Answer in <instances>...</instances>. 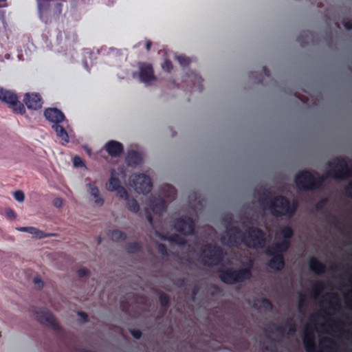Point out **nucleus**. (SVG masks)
Masks as SVG:
<instances>
[{"label":"nucleus","instance_id":"nucleus-1","mask_svg":"<svg viewBox=\"0 0 352 352\" xmlns=\"http://www.w3.org/2000/svg\"><path fill=\"white\" fill-rule=\"evenodd\" d=\"M288 248V244L284 241L282 244H276L267 250V254L273 256L269 263V267L275 270H279L283 267L284 263L281 253Z\"/></svg>","mask_w":352,"mask_h":352},{"label":"nucleus","instance_id":"nucleus-2","mask_svg":"<svg viewBox=\"0 0 352 352\" xmlns=\"http://www.w3.org/2000/svg\"><path fill=\"white\" fill-rule=\"evenodd\" d=\"M129 185L133 187L138 193H147L151 190L150 179L144 175H133L130 179Z\"/></svg>","mask_w":352,"mask_h":352},{"label":"nucleus","instance_id":"nucleus-3","mask_svg":"<svg viewBox=\"0 0 352 352\" xmlns=\"http://www.w3.org/2000/svg\"><path fill=\"white\" fill-rule=\"evenodd\" d=\"M295 207H290L289 203L283 197H278L274 199L272 206V212L275 215L291 214L295 210Z\"/></svg>","mask_w":352,"mask_h":352},{"label":"nucleus","instance_id":"nucleus-4","mask_svg":"<svg viewBox=\"0 0 352 352\" xmlns=\"http://www.w3.org/2000/svg\"><path fill=\"white\" fill-rule=\"evenodd\" d=\"M250 274L248 270H243L241 272H223L220 276L221 280L226 283L232 284L238 281H241L250 276Z\"/></svg>","mask_w":352,"mask_h":352},{"label":"nucleus","instance_id":"nucleus-5","mask_svg":"<svg viewBox=\"0 0 352 352\" xmlns=\"http://www.w3.org/2000/svg\"><path fill=\"white\" fill-rule=\"evenodd\" d=\"M263 241V235L258 230H252L248 232V236L245 238L246 245L251 248L259 246Z\"/></svg>","mask_w":352,"mask_h":352},{"label":"nucleus","instance_id":"nucleus-6","mask_svg":"<svg viewBox=\"0 0 352 352\" xmlns=\"http://www.w3.org/2000/svg\"><path fill=\"white\" fill-rule=\"evenodd\" d=\"M296 184L300 188H311L314 186V178L312 175L307 172H302L298 174L296 177Z\"/></svg>","mask_w":352,"mask_h":352},{"label":"nucleus","instance_id":"nucleus-7","mask_svg":"<svg viewBox=\"0 0 352 352\" xmlns=\"http://www.w3.org/2000/svg\"><path fill=\"white\" fill-rule=\"evenodd\" d=\"M24 102L27 107L30 109L37 110L42 107V100L41 96L37 94H25L24 97Z\"/></svg>","mask_w":352,"mask_h":352},{"label":"nucleus","instance_id":"nucleus-8","mask_svg":"<svg viewBox=\"0 0 352 352\" xmlns=\"http://www.w3.org/2000/svg\"><path fill=\"white\" fill-rule=\"evenodd\" d=\"M45 118L54 124H58L65 120L64 114L56 108H49L44 111Z\"/></svg>","mask_w":352,"mask_h":352},{"label":"nucleus","instance_id":"nucleus-9","mask_svg":"<svg viewBox=\"0 0 352 352\" xmlns=\"http://www.w3.org/2000/svg\"><path fill=\"white\" fill-rule=\"evenodd\" d=\"M113 175V173H112ZM109 190L111 191H116V195L122 199H126L127 192L125 189L120 185V181L118 179L111 175L109 179Z\"/></svg>","mask_w":352,"mask_h":352},{"label":"nucleus","instance_id":"nucleus-10","mask_svg":"<svg viewBox=\"0 0 352 352\" xmlns=\"http://www.w3.org/2000/svg\"><path fill=\"white\" fill-rule=\"evenodd\" d=\"M140 78L145 83L151 82L155 79L151 65L145 64L140 65Z\"/></svg>","mask_w":352,"mask_h":352},{"label":"nucleus","instance_id":"nucleus-11","mask_svg":"<svg viewBox=\"0 0 352 352\" xmlns=\"http://www.w3.org/2000/svg\"><path fill=\"white\" fill-rule=\"evenodd\" d=\"M175 227L185 235L192 234L194 230L193 222L189 219L177 221Z\"/></svg>","mask_w":352,"mask_h":352},{"label":"nucleus","instance_id":"nucleus-12","mask_svg":"<svg viewBox=\"0 0 352 352\" xmlns=\"http://www.w3.org/2000/svg\"><path fill=\"white\" fill-rule=\"evenodd\" d=\"M35 318L40 322L45 324H54V318L52 314L45 309H39L35 312Z\"/></svg>","mask_w":352,"mask_h":352},{"label":"nucleus","instance_id":"nucleus-13","mask_svg":"<svg viewBox=\"0 0 352 352\" xmlns=\"http://www.w3.org/2000/svg\"><path fill=\"white\" fill-rule=\"evenodd\" d=\"M16 230L19 232L30 233L36 239H41L50 236V234L45 233L44 232L32 226L28 227H19Z\"/></svg>","mask_w":352,"mask_h":352},{"label":"nucleus","instance_id":"nucleus-14","mask_svg":"<svg viewBox=\"0 0 352 352\" xmlns=\"http://www.w3.org/2000/svg\"><path fill=\"white\" fill-rule=\"evenodd\" d=\"M107 153L111 156H117L122 151V145L116 141H109L105 145Z\"/></svg>","mask_w":352,"mask_h":352},{"label":"nucleus","instance_id":"nucleus-15","mask_svg":"<svg viewBox=\"0 0 352 352\" xmlns=\"http://www.w3.org/2000/svg\"><path fill=\"white\" fill-rule=\"evenodd\" d=\"M87 188L89 193L93 197V201L94 204L98 206H102L103 204V199L100 196L98 189L95 186L91 184L87 185Z\"/></svg>","mask_w":352,"mask_h":352},{"label":"nucleus","instance_id":"nucleus-16","mask_svg":"<svg viewBox=\"0 0 352 352\" xmlns=\"http://www.w3.org/2000/svg\"><path fill=\"white\" fill-rule=\"evenodd\" d=\"M53 129L56 133V135L60 139L61 143L63 144H67L69 142V136L67 133V131L65 130V129L58 124H53L52 126Z\"/></svg>","mask_w":352,"mask_h":352},{"label":"nucleus","instance_id":"nucleus-17","mask_svg":"<svg viewBox=\"0 0 352 352\" xmlns=\"http://www.w3.org/2000/svg\"><path fill=\"white\" fill-rule=\"evenodd\" d=\"M16 96V94L10 91L0 89V100L8 104L14 101Z\"/></svg>","mask_w":352,"mask_h":352},{"label":"nucleus","instance_id":"nucleus-18","mask_svg":"<svg viewBox=\"0 0 352 352\" xmlns=\"http://www.w3.org/2000/svg\"><path fill=\"white\" fill-rule=\"evenodd\" d=\"M141 162L140 155L135 152H129L126 156V163L129 166H134Z\"/></svg>","mask_w":352,"mask_h":352},{"label":"nucleus","instance_id":"nucleus-19","mask_svg":"<svg viewBox=\"0 0 352 352\" xmlns=\"http://www.w3.org/2000/svg\"><path fill=\"white\" fill-rule=\"evenodd\" d=\"M9 106L16 113L23 115L25 113V109L23 104L18 100L17 96L15 97L14 101L10 103Z\"/></svg>","mask_w":352,"mask_h":352},{"label":"nucleus","instance_id":"nucleus-20","mask_svg":"<svg viewBox=\"0 0 352 352\" xmlns=\"http://www.w3.org/2000/svg\"><path fill=\"white\" fill-rule=\"evenodd\" d=\"M310 269L316 273H321L324 271V267L317 260L311 258L309 261Z\"/></svg>","mask_w":352,"mask_h":352},{"label":"nucleus","instance_id":"nucleus-21","mask_svg":"<svg viewBox=\"0 0 352 352\" xmlns=\"http://www.w3.org/2000/svg\"><path fill=\"white\" fill-rule=\"evenodd\" d=\"M303 342H304V344L306 348V350L308 352H312L314 350V344L312 342V339L309 338L307 336H305L303 338Z\"/></svg>","mask_w":352,"mask_h":352},{"label":"nucleus","instance_id":"nucleus-22","mask_svg":"<svg viewBox=\"0 0 352 352\" xmlns=\"http://www.w3.org/2000/svg\"><path fill=\"white\" fill-rule=\"evenodd\" d=\"M283 237L285 239L280 244H282L284 241H286L289 245L287 239L290 238L292 235V231L289 228H285L281 231Z\"/></svg>","mask_w":352,"mask_h":352},{"label":"nucleus","instance_id":"nucleus-23","mask_svg":"<svg viewBox=\"0 0 352 352\" xmlns=\"http://www.w3.org/2000/svg\"><path fill=\"white\" fill-rule=\"evenodd\" d=\"M13 196L14 199L19 203H22L25 200V195L22 190H16L14 192Z\"/></svg>","mask_w":352,"mask_h":352},{"label":"nucleus","instance_id":"nucleus-24","mask_svg":"<svg viewBox=\"0 0 352 352\" xmlns=\"http://www.w3.org/2000/svg\"><path fill=\"white\" fill-rule=\"evenodd\" d=\"M126 199H127V206L131 210L135 212L138 210V206L135 200L128 199V197Z\"/></svg>","mask_w":352,"mask_h":352},{"label":"nucleus","instance_id":"nucleus-25","mask_svg":"<svg viewBox=\"0 0 352 352\" xmlns=\"http://www.w3.org/2000/svg\"><path fill=\"white\" fill-rule=\"evenodd\" d=\"M73 162H74V166H76V167H81L84 165L82 159L78 156H76L74 157Z\"/></svg>","mask_w":352,"mask_h":352},{"label":"nucleus","instance_id":"nucleus-26","mask_svg":"<svg viewBox=\"0 0 352 352\" xmlns=\"http://www.w3.org/2000/svg\"><path fill=\"white\" fill-rule=\"evenodd\" d=\"M177 60L181 65H186L189 63L188 58H187L183 56H177Z\"/></svg>","mask_w":352,"mask_h":352},{"label":"nucleus","instance_id":"nucleus-27","mask_svg":"<svg viewBox=\"0 0 352 352\" xmlns=\"http://www.w3.org/2000/svg\"><path fill=\"white\" fill-rule=\"evenodd\" d=\"M162 67L164 70L169 72L172 69V64L170 61L165 60Z\"/></svg>","mask_w":352,"mask_h":352},{"label":"nucleus","instance_id":"nucleus-28","mask_svg":"<svg viewBox=\"0 0 352 352\" xmlns=\"http://www.w3.org/2000/svg\"><path fill=\"white\" fill-rule=\"evenodd\" d=\"M54 205L57 207V208H60L63 205V200L60 198H56L54 200Z\"/></svg>","mask_w":352,"mask_h":352},{"label":"nucleus","instance_id":"nucleus-29","mask_svg":"<svg viewBox=\"0 0 352 352\" xmlns=\"http://www.w3.org/2000/svg\"><path fill=\"white\" fill-rule=\"evenodd\" d=\"M131 333L132 336L136 339H138L141 337V332L139 330H132Z\"/></svg>","mask_w":352,"mask_h":352},{"label":"nucleus","instance_id":"nucleus-30","mask_svg":"<svg viewBox=\"0 0 352 352\" xmlns=\"http://www.w3.org/2000/svg\"><path fill=\"white\" fill-rule=\"evenodd\" d=\"M6 214H7V215H8V217H11V218H12V219H14V218H15L14 212L12 210H10V209H9V210H8L6 211Z\"/></svg>","mask_w":352,"mask_h":352},{"label":"nucleus","instance_id":"nucleus-31","mask_svg":"<svg viewBox=\"0 0 352 352\" xmlns=\"http://www.w3.org/2000/svg\"><path fill=\"white\" fill-rule=\"evenodd\" d=\"M78 315L81 318L82 321L86 320L87 316L85 314L80 312V313H78Z\"/></svg>","mask_w":352,"mask_h":352},{"label":"nucleus","instance_id":"nucleus-32","mask_svg":"<svg viewBox=\"0 0 352 352\" xmlns=\"http://www.w3.org/2000/svg\"><path fill=\"white\" fill-rule=\"evenodd\" d=\"M146 50L148 51L151 48V43L150 42H147L146 43Z\"/></svg>","mask_w":352,"mask_h":352},{"label":"nucleus","instance_id":"nucleus-33","mask_svg":"<svg viewBox=\"0 0 352 352\" xmlns=\"http://www.w3.org/2000/svg\"><path fill=\"white\" fill-rule=\"evenodd\" d=\"M85 149H86L87 152L88 153V154H90V153H91L90 149L87 147H85Z\"/></svg>","mask_w":352,"mask_h":352},{"label":"nucleus","instance_id":"nucleus-34","mask_svg":"<svg viewBox=\"0 0 352 352\" xmlns=\"http://www.w3.org/2000/svg\"><path fill=\"white\" fill-rule=\"evenodd\" d=\"M263 302L265 303V304L270 305V302L267 300H264Z\"/></svg>","mask_w":352,"mask_h":352},{"label":"nucleus","instance_id":"nucleus-35","mask_svg":"<svg viewBox=\"0 0 352 352\" xmlns=\"http://www.w3.org/2000/svg\"><path fill=\"white\" fill-rule=\"evenodd\" d=\"M345 28H346V29H350V28H351V27H350V26H348V25H347V24H346V25H345Z\"/></svg>","mask_w":352,"mask_h":352},{"label":"nucleus","instance_id":"nucleus-36","mask_svg":"<svg viewBox=\"0 0 352 352\" xmlns=\"http://www.w3.org/2000/svg\"><path fill=\"white\" fill-rule=\"evenodd\" d=\"M336 177H341V176H340V175H336Z\"/></svg>","mask_w":352,"mask_h":352},{"label":"nucleus","instance_id":"nucleus-37","mask_svg":"<svg viewBox=\"0 0 352 352\" xmlns=\"http://www.w3.org/2000/svg\"><path fill=\"white\" fill-rule=\"evenodd\" d=\"M115 234H118V232H115L114 233ZM119 234H120V233H119Z\"/></svg>","mask_w":352,"mask_h":352}]
</instances>
